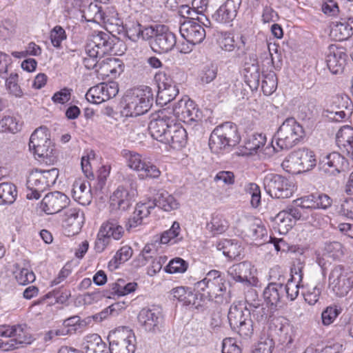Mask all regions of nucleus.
<instances>
[{
  "instance_id": "f257e3e1",
  "label": "nucleus",
  "mask_w": 353,
  "mask_h": 353,
  "mask_svg": "<svg viewBox=\"0 0 353 353\" xmlns=\"http://www.w3.org/2000/svg\"><path fill=\"white\" fill-rule=\"evenodd\" d=\"M154 97L152 89L141 85L127 92L123 98V116L137 117L146 113L152 107Z\"/></svg>"
},
{
  "instance_id": "f03ea898",
  "label": "nucleus",
  "mask_w": 353,
  "mask_h": 353,
  "mask_svg": "<svg viewBox=\"0 0 353 353\" xmlns=\"http://www.w3.org/2000/svg\"><path fill=\"white\" fill-rule=\"evenodd\" d=\"M225 282L221 272L212 270L204 279L194 283V290L200 294L201 300L212 301L221 298L225 292Z\"/></svg>"
},
{
  "instance_id": "7ed1b4c3",
  "label": "nucleus",
  "mask_w": 353,
  "mask_h": 353,
  "mask_svg": "<svg viewBox=\"0 0 353 353\" xmlns=\"http://www.w3.org/2000/svg\"><path fill=\"white\" fill-rule=\"evenodd\" d=\"M328 287L337 297H345L353 289V271L343 265H334L328 276Z\"/></svg>"
},
{
  "instance_id": "20e7f679",
  "label": "nucleus",
  "mask_w": 353,
  "mask_h": 353,
  "mask_svg": "<svg viewBox=\"0 0 353 353\" xmlns=\"http://www.w3.org/2000/svg\"><path fill=\"white\" fill-rule=\"evenodd\" d=\"M48 132L46 127L37 128L30 136L29 149L34 156L46 162H52L56 158L55 150Z\"/></svg>"
},
{
  "instance_id": "39448f33",
  "label": "nucleus",
  "mask_w": 353,
  "mask_h": 353,
  "mask_svg": "<svg viewBox=\"0 0 353 353\" xmlns=\"http://www.w3.org/2000/svg\"><path fill=\"white\" fill-rule=\"evenodd\" d=\"M276 143L281 150H289L304 137L303 127L291 117L286 119L276 132Z\"/></svg>"
},
{
  "instance_id": "423d86ee",
  "label": "nucleus",
  "mask_w": 353,
  "mask_h": 353,
  "mask_svg": "<svg viewBox=\"0 0 353 353\" xmlns=\"http://www.w3.org/2000/svg\"><path fill=\"white\" fill-rule=\"evenodd\" d=\"M110 353H134L136 337L132 330L119 328L108 335Z\"/></svg>"
},
{
  "instance_id": "0eeeda50",
  "label": "nucleus",
  "mask_w": 353,
  "mask_h": 353,
  "mask_svg": "<svg viewBox=\"0 0 353 353\" xmlns=\"http://www.w3.org/2000/svg\"><path fill=\"white\" fill-rule=\"evenodd\" d=\"M316 159L313 151L307 148H300L292 152L282 163V166L298 172H305L316 166Z\"/></svg>"
},
{
  "instance_id": "6e6552de",
  "label": "nucleus",
  "mask_w": 353,
  "mask_h": 353,
  "mask_svg": "<svg viewBox=\"0 0 353 353\" xmlns=\"http://www.w3.org/2000/svg\"><path fill=\"white\" fill-rule=\"evenodd\" d=\"M263 188L272 198L286 199L292 195V189L288 180L278 174L268 173L263 179Z\"/></svg>"
},
{
  "instance_id": "1a4fd4ad",
  "label": "nucleus",
  "mask_w": 353,
  "mask_h": 353,
  "mask_svg": "<svg viewBox=\"0 0 353 353\" xmlns=\"http://www.w3.org/2000/svg\"><path fill=\"white\" fill-rule=\"evenodd\" d=\"M175 120V117L172 116L170 112L165 110L159 112L148 125V130L152 137L162 143L163 140H165L168 134L170 133V126L174 124Z\"/></svg>"
},
{
  "instance_id": "9d476101",
  "label": "nucleus",
  "mask_w": 353,
  "mask_h": 353,
  "mask_svg": "<svg viewBox=\"0 0 353 353\" xmlns=\"http://www.w3.org/2000/svg\"><path fill=\"white\" fill-rule=\"evenodd\" d=\"M114 45V39L109 34L94 32L86 43L85 50L91 52L92 56L94 54L102 58L112 52Z\"/></svg>"
},
{
  "instance_id": "9b49d317",
  "label": "nucleus",
  "mask_w": 353,
  "mask_h": 353,
  "mask_svg": "<svg viewBox=\"0 0 353 353\" xmlns=\"http://www.w3.org/2000/svg\"><path fill=\"white\" fill-rule=\"evenodd\" d=\"M151 48L157 53L172 50L176 43V35L165 26H158L152 34Z\"/></svg>"
},
{
  "instance_id": "f8f14e48",
  "label": "nucleus",
  "mask_w": 353,
  "mask_h": 353,
  "mask_svg": "<svg viewBox=\"0 0 353 353\" xmlns=\"http://www.w3.org/2000/svg\"><path fill=\"white\" fill-rule=\"evenodd\" d=\"M138 322L145 332L157 333L161 332L163 323V316L159 307L143 308L139 313Z\"/></svg>"
},
{
  "instance_id": "ddd939ff",
  "label": "nucleus",
  "mask_w": 353,
  "mask_h": 353,
  "mask_svg": "<svg viewBox=\"0 0 353 353\" xmlns=\"http://www.w3.org/2000/svg\"><path fill=\"white\" fill-rule=\"evenodd\" d=\"M125 158L128 165L136 171H142L145 174L146 177L157 179L161 175L159 169L152 163L132 151L124 150L123 153Z\"/></svg>"
},
{
  "instance_id": "4468645a",
  "label": "nucleus",
  "mask_w": 353,
  "mask_h": 353,
  "mask_svg": "<svg viewBox=\"0 0 353 353\" xmlns=\"http://www.w3.org/2000/svg\"><path fill=\"white\" fill-rule=\"evenodd\" d=\"M171 114L175 117L176 121L180 120L188 124L201 119V112L196 108L194 101L189 99H182L174 103Z\"/></svg>"
},
{
  "instance_id": "2eb2a0df",
  "label": "nucleus",
  "mask_w": 353,
  "mask_h": 353,
  "mask_svg": "<svg viewBox=\"0 0 353 353\" xmlns=\"http://www.w3.org/2000/svg\"><path fill=\"white\" fill-rule=\"evenodd\" d=\"M70 202V199L65 194L55 191L47 194L42 199L40 208L47 214H53L59 212L67 208Z\"/></svg>"
},
{
  "instance_id": "dca6fc26",
  "label": "nucleus",
  "mask_w": 353,
  "mask_h": 353,
  "mask_svg": "<svg viewBox=\"0 0 353 353\" xmlns=\"http://www.w3.org/2000/svg\"><path fill=\"white\" fill-rule=\"evenodd\" d=\"M0 336L12 338L19 347L31 344L34 340L32 336L24 330V326L21 324L0 325Z\"/></svg>"
},
{
  "instance_id": "f3484780",
  "label": "nucleus",
  "mask_w": 353,
  "mask_h": 353,
  "mask_svg": "<svg viewBox=\"0 0 353 353\" xmlns=\"http://www.w3.org/2000/svg\"><path fill=\"white\" fill-rule=\"evenodd\" d=\"M136 195L137 192L133 188L120 185L110 196V206L121 211H125L132 205Z\"/></svg>"
},
{
  "instance_id": "a211bd4d",
  "label": "nucleus",
  "mask_w": 353,
  "mask_h": 353,
  "mask_svg": "<svg viewBox=\"0 0 353 353\" xmlns=\"http://www.w3.org/2000/svg\"><path fill=\"white\" fill-rule=\"evenodd\" d=\"M118 92V87L115 83H103L90 88L85 96L89 102L99 104L114 97Z\"/></svg>"
},
{
  "instance_id": "6ab92c4d",
  "label": "nucleus",
  "mask_w": 353,
  "mask_h": 353,
  "mask_svg": "<svg viewBox=\"0 0 353 353\" xmlns=\"http://www.w3.org/2000/svg\"><path fill=\"white\" fill-rule=\"evenodd\" d=\"M179 31L182 37L193 46L201 43L206 35L203 26L192 20H187L181 23Z\"/></svg>"
},
{
  "instance_id": "aec40b11",
  "label": "nucleus",
  "mask_w": 353,
  "mask_h": 353,
  "mask_svg": "<svg viewBox=\"0 0 353 353\" xmlns=\"http://www.w3.org/2000/svg\"><path fill=\"white\" fill-rule=\"evenodd\" d=\"M346 160L339 152H331L323 157L319 161V169L325 174L336 175L342 172Z\"/></svg>"
},
{
  "instance_id": "412c9836",
  "label": "nucleus",
  "mask_w": 353,
  "mask_h": 353,
  "mask_svg": "<svg viewBox=\"0 0 353 353\" xmlns=\"http://www.w3.org/2000/svg\"><path fill=\"white\" fill-rule=\"evenodd\" d=\"M347 58V53L343 47L330 46L326 57V63L330 71L334 74H341Z\"/></svg>"
},
{
  "instance_id": "4be33fe9",
  "label": "nucleus",
  "mask_w": 353,
  "mask_h": 353,
  "mask_svg": "<svg viewBox=\"0 0 353 353\" xmlns=\"http://www.w3.org/2000/svg\"><path fill=\"white\" fill-rule=\"evenodd\" d=\"M241 0H226L213 14L212 18L217 23L230 24L236 18Z\"/></svg>"
},
{
  "instance_id": "5701e85b",
  "label": "nucleus",
  "mask_w": 353,
  "mask_h": 353,
  "mask_svg": "<svg viewBox=\"0 0 353 353\" xmlns=\"http://www.w3.org/2000/svg\"><path fill=\"white\" fill-rule=\"evenodd\" d=\"M278 281L280 283L272 282L265 288L263 297L268 304L271 306L281 307L285 297L284 285L281 283L283 276L279 275Z\"/></svg>"
},
{
  "instance_id": "b1692460",
  "label": "nucleus",
  "mask_w": 353,
  "mask_h": 353,
  "mask_svg": "<svg viewBox=\"0 0 353 353\" xmlns=\"http://www.w3.org/2000/svg\"><path fill=\"white\" fill-rule=\"evenodd\" d=\"M26 185L28 188L26 198L30 200L39 199L41 196V192L48 188L41 172L37 169L30 173Z\"/></svg>"
},
{
  "instance_id": "393cba45",
  "label": "nucleus",
  "mask_w": 353,
  "mask_h": 353,
  "mask_svg": "<svg viewBox=\"0 0 353 353\" xmlns=\"http://www.w3.org/2000/svg\"><path fill=\"white\" fill-rule=\"evenodd\" d=\"M83 223V213L77 208H65L64 209L62 225L72 234L78 233Z\"/></svg>"
},
{
  "instance_id": "a878e982",
  "label": "nucleus",
  "mask_w": 353,
  "mask_h": 353,
  "mask_svg": "<svg viewBox=\"0 0 353 353\" xmlns=\"http://www.w3.org/2000/svg\"><path fill=\"white\" fill-rule=\"evenodd\" d=\"M170 133L162 142L169 145L174 149H180L185 147L188 141L186 130L181 125L175 121L172 126H170Z\"/></svg>"
},
{
  "instance_id": "bb28decb",
  "label": "nucleus",
  "mask_w": 353,
  "mask_h": 353,
  "mask_svg": "<svg viewBox=\"0 0 353 353\" xmlns=\"http://www.w3.org/2000/svg\"><path fill=\"white\" fill-rule=\"evenodd\" d=\"M336 141L339 148L353 160V128L349 125L341 128L336 133Z\"/></svg>"
},
{
  "instance_id": "cd10ccee",
  "label": "nucleus",
  "mask_w": 353,
  "mask_h": 353,
  "mask_svg": "<svg viewBox=\"0 0 353 353\" xmlns=\"http://www.w3.org/2000/svg\"><path fill=\"white\" fill-rule=\"evenodd\" d=\"M303 266L299 264L291 270V278L288 279V283L284 285L285 294L290 301L296 299L299 292V283L303 279Z\"/></svg>"
},
{
  "instance_id": "c85d7f7f",
  "label": "nucleus",
  "mask_w": 353,
  "mask_h": 353,
  "mask_svg": "<svg viewBox=\"0 0 353 353\" xmlns=\"http://www.w3.org/2000/svg\"><path fill=\"white\" fill-rule=\"evenodd\" d=\"M151 205L152 204L149 203V201L146 203L137 204L134 211L126 223L125 227L128 230L135 228L143 223L144 219L148 218L151 213L152 210Z\"/></svg>"
},
{
  "instance_id": "c756f323",
  "label": "nucleus",
  "mask_w": 353,
  "mask_h": 353,
  "mask_svg": "<svg viewBox=\"0 0 353 353\" xmlns=\"http://www.w3.org/2000/svg\"><path fill=\"white\" fill-rule=\"evenodd\" d=\"M125 34L132 41H137L139 39L147 40L152 37L154 28L143 27L138 21H130L125 25Z\"/></svg>"
},
{
  "instance_id": "7c9ffc66",
  "label": "nucleus",
  "mask_w": 353,
  "mask_h": 353,
  "mask_svg": "<svg viewBox=\"0 0 353 353\" xmlns=\"http://www.w3.org/2000/svg\"><path fill=\"white\" fill-rule=\"evenodd\" d=\"M151 203L152 209L158 207L165 212H170L179 208V203L170 194L165 190L159 191Z\"/></svg>"
},
{
  "instance_id": "2f4dec72",
  "label": "nucleus",
  "mask_w": 353,
  "mask_h": 353,
  "mask_svg": "<svg viewBox=\"0 0 353 353\" xmlns=\"http://www.w3.org/2000/svg\"><path fill=\"white\" fill-rule=\"evenodd\" d=\"M228 274L236 282L250 284L249 278L252 274V264L248 261L234 264L228 268Z\"/></svg>"
},
{
  "instance_id": "473e14b6",
  "label": "nucleus",
  "mask_w": 353,
  "mask_h": 353,
  "mask_svg": "<svg viewBox=\"0 0 353 353\" xmlns=\"http://www.w3.org/2000/svg\"><path fill=\"white\" fill-rule=\"evenodd\" d=\"M331 34L337 40H345L353 34V18L341 19L333 22Z\"/></svg>"
},
{
  "instance_id": "72a5a7b5",
  "label": "nucleus",
  "mask_w": 353,
  "mask_h": 353,
  "mask_svg": "<svg viewBox=\"0 0 353 353\" xmlns=\"http://www.w3.org/2000/svg\"><path fill=\"white\" fill-rule=\"evenodd\" d=\"M216 248L230 260L238 259L243 251L241 244L236 239L221 240L217 243Z\"/></svg>"
},
{
  "instance_id": "f704fd0d",
  "label": "nucleus",
  "mask_w": 353,
  "mask_h": 353,
  "mask_svg": "<svg viewBox=\"0 0 353 353\" xmlns=\"http://www.w3.org/2000/svg\"><path fill=\"white\" fill-rule=\"evenodd\" d=\"M82 353H108L105 343L97 334L88 335L82 343Z\"/></svg>"
},
{
  "instance_id": "c9c22d12",
  "label": "nucleus",
  "mask_w": 353,
  "mask_h": 353,
  "mask_svg": "<svg viewBox=\"0 0 353 353\" xmlns=\"http://www.w3.org/2000/svg\"><path fill=\"white\" fill-rule=\"evenodd\" d=\"M72 198L82 205L90 203L92 194L90 187H88L85 182L76 181L73 184L72 190Z\"/></svg>"
},
{
  "instance_id": "e433bc0d",
  "label": "nucleus",
  "mask_w": 353,
  "mask_h": 353,
  "mask_svg": "<svg viewBox=\"0 0 353 353\" xmlns=\"http://www.w3.org/2000/svg\"><path fill=\"white\" fill-rule=\"evenodd\" d=\"M265 142L266 137L261 133H252L248 135L244 140L243 148L245 151L243 152V155H250L256 152Z\"/></svg>"
},
{
  "instance_id": "4c0bfd02",
  "label": "nucleus",
  "mask_w": 353,
  "mask_h": 353,
  "mask_svg": "<svg viewBox=\"0 0 353 353\" xmlns=\"http://www.w3.org/2000/svg\"><path fill=\"white\" fill-rule=\"evenodd\" d=\"M99 230L110 239L112 238L114 240L120 239L124 233L123 228L119 223L117 218H110L102 224Z\"/></svg>"
},
{
  "instance_id": "58836bf2",
  "label": "nucleus",
  "mask_w": 353,
  "mask_h": 353,
  "mask_svg": "<svg viewBox=\"0 0 353 353\" xmlns=\"http://www.w3.org/2000/svg\"><path fill=\"white\" fill-rule=\"evenodd\" d=\"M216 128L223 134V137L230 143V145L234 147L240 142L241 136L236 124L231 122H225L216 127Z\"/></svg>"
},
{
  "instance_id": "ea45409f",
  "label": "nucleus",
  "mask_w": 353,
  "mask_h": 353,
  "mask_svg": "<svg viewBox=\"0 0 353 353\" xmlns=\"http://www.w3.org/2000/svg\"><path fill=\"white\" fill-rule=\"evenodd\" d=\"M209 147L212 152L219 153L222 150H228L234 146L230 145V143L223 137V134L215 128L210 137Z\"/></svg>"
},
{
  "instance_id": "a19ab883",
  "label": "nucleus",
  "mask_w": 353,
  "mask_h": 353,
  "mask_svg": "<svg viewBox=\"0 0 353 353\" xmlns=\"http://www.w3.org/2000/svg\"><path fill=\"white\" fill-rule=\"evenodd\" d=\"M250 317V312H249L246 305L242 304H233L230 306L228 314V319L230 327L238 326V323L245 318Z\"/></svg>"
},
{
  "instance_id": "79ce46f5",
  "label": "nucleus",
  "mask_w": 353,
  "mask_h": 353,
  "mask_svg": "<svg viewBox=\"0 0 353 353\" xmlns=\"http://www.w3.org/2000/svg\"><path fill=\"white\" fill-rule=\"evenodd\" d=\"M245 235L253 241L261 239L266 235V230L257 219L248 220V227L245 230Z\"/></svg>"
},
{
  "instance_id": "37998d69",
  "label": "nucleus",
  "mask_w": 353,
  "mask_h": 353,
  "mask_svg": "<svg viewBox=\"0 0 353 353\" xmlns=\"http://www.w3.org/2000/svg\"><path fill=\"white\" fill-rule=\"evenodd\" d=\"M241 44L236 43L234 37L230 33H224L222 34L219 39V46L221 48L225 51L231 52L235 47L237 48L238 50H241L242 53H245L244 50H242V47L245 46V39L241 36Z\"/></svg>"
},
{
  "instance_id": "c03bdc74",
  "label": "nucleus",
  "mask_w": 353,
  "mask_h": 353,
  "mask_svg": "<svg viewBox=\"0 0 353 353\" xmlns=\"http://www.w3.org/2000/svg\"><path fill=\"white\" fill-rule=\"evenodd\" d=\"M183 237L181 236V227L177 221L173 222L171 228L163 232L161 236L160 242L162 244L177 243L181 241Z\"/></svg>"
},
{
  "instance_id": "a18cd8bd",
  "label": "nucleus",
  "mask_w": 353,
  "mask_h": 353,
  "mask_svg": "<svg viewBox=\"0 0 353 353\" xmlns=\"http://www.w3.org/2000/svg\"><path fill=\"white\" fill-rule=\"evenodd\" d=\"M17 188L11 183H0V205L12 204L16 200Z\"/></svg>"
},
{
  "instance_id": "49530a36",
  "label": "nucleus",
  "mask_w": 353,
  "mask_h": 353,
  "mask_svg": "<svg viewBox=\"0 0 353 353\" xmlns=\"http://www.w3.org/2000/svg\"><path fill=\"white\" fill-rule=\"evenodd\" d=\"M171 294L174 299L183 302L185 305H194L195 303V294L190 288L181 286L173 288L171 291Z\"/></svg>"
},
{
  "instance_id": "de8ad7c7",
  "label": "nucleus",
  "mask_w": 353,
  "mask_h": 353,
  "mask_svg": "<svg viewBox=\"0 0 353 353\" xmlns=\"http://www.w3.org/2000/svg\"><path fill=\"white\" fill-rule=\"evenodd\" d=\"M178 94L179 89L176 85L158 89L157 102L161 105H166L172 101Z\"/></svg>"
},
{
  "instance_id": "09e8293b",
  "label": "nucleus",
  "mask_w": 353,
  "mask_h": 353,
  "mask_svg": "<svg viewBox=\"0 0 353 353\" xmlns=\"http://www.w3.org/2000/svg\"><path fill=\"white\" fill-rule=\"evenodd\" d=\"M132 249L128 245L121 247L116 253L114 256L109 262V267L117 269L121 263L129 260L132 256Z\"/></svg>"
},
{
  "instance_id": "8fccbe9b",
  "label": "nucleus",
  "mask_w": 353,
  "mask_h": 353,
  "mask_svg": "<svg viewBox=\"0 0 353 353\" xmlns=\"http://www.w3.org/2000/svg\"><path fill=\"white\" fill-rule=\"evenodd\" d=\"M344 255L343 245L338 242L327 243L324 247L323 256L333 260H340Z\"/></svg>"
},
{
  "instance_id": "3c124183",
  "label": "nucleus",
  "mask_w": 353,
  "mask_h": 353,
  "mask_svg": "<svg viewBox=\"0 0 353 353\" xmlns=\"http://www.w3.org/2000/svg\"><path fill=\"white\" fill-rule=\"evenodd\" d=\"M247 310L250 312L254 319L259 323H265L268 319V310L260 303H252L250 307L246 305Z\"/></svg>"
},
{
  "instance_id": "603ef678",
  "label": "nucleus",
  "mask_w": 353,
  "mask_h": 353,
  "mask_svg": "<svg viewBox=\"0 0 353 353\" xmlns=\"http://www.w3.org/2000/svg\"><path fill=\"white\" fill-rule=\"evenodd\" d=\"M238 326L230 327L231 329L243 337H249L253 334V321L251 317H247L239 321Z\"/></svg>"
},
{
  "instance_id": "864d4df0",
  "label": "nucleus",
  "mask_w": 353,
  "mask_h": 353,
  "mask_svg": "<svg viewBox=\"0 0 353 353\" xmlns=\"http://www.w3.org/2000/svg\"><path fill=\"white\" fill-rule=\"evenodd\" d=\"M274 220L279 227V232L283 233H285L292 229L295 224L294 220L292 221L284 210L279 212L275 216Z\"/></svg>"
},
{
  "instance_id": "5fc2aeb1",
  "label": "nucleus",
  "mask_w": 353,
  "mask_h": 353,
  "mask_svg": "<svg viewBox=\"0 0 353 353\" xmlns=\"http://www.w3.org/2000/svg\"><path fill=\"white\" fill-rule=\"evenodd\" d=\"M206 228L213 235H216L224 232L228 228V225L225 220L219 216H214L212 217Z\"/></svg>"
},
{
  "instance_id": "6e6d98bb",
  "label": "nucleus",
  "mask_w": 353,
  "mask_h": 353,
  "mask_svg": "<svg viewBox=\"0 0 353 353\" xmlns=\"http://www.w3.org/2000/svg\"><path fill=\"white\" fill-rule=\"evenodd\" d=\"M188 267V263L181 258L176 257L172 259L165 267V272L170 274L183 273Z\"/></svg>"
},
{
  "instance_id": "4d7b16f0",
  "label": "nucleus",
  "mask_w": 353,
  "mask_h": 353,
  "mask_svg": "<svg viewBox=\"0 0 353 353\" xmlns=\"http://www.w3.org/2000/svg\"><path fill=\"white\" fill-rule=\"evenodd\" d=\"M261 88L265 95L272 94L277 88V78L274 72L265 76L261 83Z\"/></svg>"
},
{
  "instance_id": "13d9d810",
  "label": "nucleus",
  "mask_w": 353,
  "mask_h": 353,
  "mask_svg": "<svg viewBox=\"0 0 353 353\" xmlns=\"http://www.w3.org/2000/svg\"><path fill=\"white\" fill-rule=\"evenodd\" d=\"M50 38L54 48H61L62 41L67 39V34L65 30L61 26H56L51 30Z\"/></svg>"
},
{
  "instance_id": "bf43d9fd",
  "label": "nucleus",
  "mask_w": 353,
  "mask_h": 353,
  "mask_svg": "<svg viewBox=\"0 0 353 353\" xmlns=\"http://www.w3.org/2000/svg\"><path fill=\"white\" fill-rule=\"evenodd\" d=\"M245 191L251 196L250 203L253 208H257L261 203V190L255 183H248L245 185Z\"/></svg>"
},
{
  "instance_id": "052dcab7",
  "label": "nucleus",
  "mask_w": 353,
  "mask_h": 353,
  "mask_svg": "<svg viewBox=\"0 0 353 353\" xmlns=\"http://www.w3.org/2000/svg\"><path fill=\"white\" fill-rule=\"evenodd\" d=\"M0 130L15 133L19 130L17 119L13 116L6 115L0 119Z\"/></svg>"
},
{
  "instance_id": "680f3d73",
  "label": "nucleus",
  "mask_w": 353,
  "mask_h": 353,
  "mask_svg": "<svg viewBox=\"0 0 353 353\" xmlns=\"http://www.w3.org/2000/svg\"><path fill=\"white\" fill-rule=\"evenodd\" d=\"M80 323V317L74 316L64 321L62 329L65 332V335L72 334L77 331H81Z\"/></svg>"
},
{
  "instance_id": "e2e57ef3",
  "label": "nucleus",
  "mask_w": 353,
  "mask_h": 353,
  "mask_svg": "<svg viewBox=\"0 0 353 353\" xmlns=\"http://www.w3.org/2000/svg\"><path fill=\"white\" fill-rule=\"evenodd\" d=\"M341 308L336 305L327 307L321 314L322 322L324 325H330L341 313Z\"/></svg>"
},
{
  "instance_id": "0e129e2a",
  "label": "nucleus",
  "mask_w": 353,
  "mask_h": 353,
  "mask_svg": "<svg viewBox=\"0 0 353 353\" xmlns=\"http://www.w3.org/2000/svg\"><path fill=\"white\" fill-rule=\"evenodd\" d=\"M15 278L19 285H26L34 282L36 276L32 270L21 268L16 272Z\"/></svg>"
},
{
  "instance_id": "69168bd1",
  "label": "nucleus",
  "mask_w": 353,
  "mask_h": 353,
  "mask_svg": "<svg viewBox=\"0 0 353 353\" xmlns=\"http://www.w3.org/2000/svg\"><path fill=\"white\" fill-rule=\"evenodd\" d=\"M295 205L300 208L304 209H318V203L316 199V193L304 196L295 200Z\"/></svg>"
},
{
  "instance_id": "338daca9",
  "label": "nucleus",
  "mask_w": 353,
  "mask_h": 353,
  "mask_svg": "<svg viewBox=\"0 0 353 353\" xmlns=\"http://www.w3.org/2000/svg\"><path fill=\"white\" fill-rule=\"evenodd\" d=\"M217 66L213 63L205 65L201 72V80L203 83L212 82L217 75Z\"/></svg>"
},
{
  "instance_id": "774afa93",
  "label": "nucleus",
  "mask_w": 353,
  "mask_h": 353,
  "mask_svg": "<svg viewBox=\"0 0 353 353\" xmlns=\"http://www.w3.org/2000/svg\"><path fill=\"white\" fill-rule=\"evenodd\" d=\"M274 346L272 339L269 338H261L255 346L252 353H272Z\"/></svg>"
}]
</instances>
